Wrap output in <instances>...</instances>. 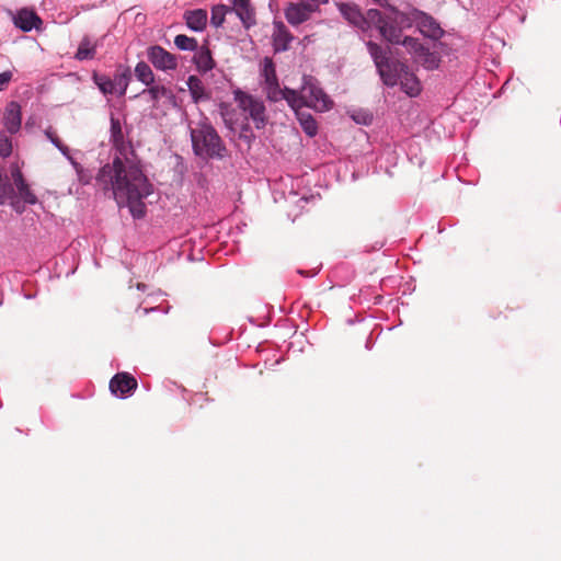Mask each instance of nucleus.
I'll list each match as a JSON object with an SVG mask.
<instances>
[{"instance_id":"1","label":"nucleus","mask_w":561,"mask_h":561,"mask_svg":"<svg viewBox=\"0 0 561 561\" xmlns=\"http://www.w3.org/2000/svg\"><path fill=\"white\" fill-rule=\"evenodd\" d=\"M125 163L115 158L99 172L96 181L104 190H112L119 206H127L134 218L140 217V191L138 175L140 170L126 154Z\"/></svg>"},{"instance_id":"2","label":"nucleus","mask_w":561,"mask_h":561,"mask_svg":"<svg viewBox=\"0 0 561 561\" xmlns=\"http://www.w3.org/2000/svg\"><path fill=\"white\" fill-rule=\"evenodd\" d=\"M342 16L353 26L366 32L373 26L389 43L397 44L401 39V30L410 26L409 18L394 8H390L386 14L377 9H369L364 15L355 3H337Z\"/></svg>"},{"instance_id":"3","label":"nucleus","mask_w":561,"mask_h":561,"mask_svg":"<svg viewBox=\"0 0 561 561\" xmlns=\"http://www.w3.org/2000/svg\"><path fill=\"white\" fill-rule=\"evenodd\" d=\"M366 46L386 85L394 87L400 84L401 90L412 98L420 94L421 82L416 76L409 70L408 66L399 61L390 60L387 50L371 41L367 42Z\"/></svg>"},{"instance_id":"4","label":"nucleus","mask_w":561,"mask_h":561,"mask_svg":"<svg viewBox=\"0 0 561 561\" xmlns=\"http://www.w3.org/2000/svg\"><path fill=\"white\" fill-rule=\"evenodd\" d=\"M190 134L193 151L204 159H221L226 154V147L216 131L207 122L202 119L196 126L190 124Z\"/></svg>"},{"instance_id":"5","label":"nucleus","mask_w":561,"mask_h":561,"mask_svg":"<svg viewBox=\"0 0 561 561\" xmlns=\"http://www.w3.org/2000/svg\"><path fill=\"white\" fill-rule=\"evenodd\" d=\"M261 87L266 98L272 102L285 100L287 104L297 102V90L280 88L275 65L270 57H265L260 70Z\"/></svg>"},{"instance_id":"6","label":"nucleus","mask_w":561,"mask_h":561,"mask_svg":"<svg viewBox=\"0 0 561 561\" xmlns=\"http://www.w3.org/2000/svg\"><path fill=\"white\" fill-rule=\"evenodd\" d=\"M297 102L288 104L291 108L310 107L318 112L328 111L332 102L319 87L318 81L311 76H304L302 84L297 91Z\"/></svg>"},{"instance_id":"7","label":"nucleus","mask_w":561,"mask_h":561,"mask_svg":"<svg viewBox=\"0 0 561 561\" xmlns=\"http://www.w3.org/2000/svg\"><path fill=\"white\" fill-rule=\"evenodd\" d=\"M154 75L151 68L142 62V84L148 89L142 90V96L147 95V101L152 103L157 110L168 107L174 99L172 91L164 85L153 84Z\"/></svg>"},{"instance_id":"8","label":"nucleus","mask_w":561,"mask_h":561,"mask_svg":"<svg viewBox=\"0 0 561 561\" xmlns=\"http://www.w3.org/2000/svg\"><path fill=\"white\" fill-rule=\"evenodd\" d=\"M234 100L240 110L252 119L257 129H263L267 123L264 102L242 91L234 92Z\"/></svg>"},{"instance_id":"9","label":"nucleus","mask_w":561,"mask_h":561,"mask_svg":"<svg viewBox=\"0 0 561 561\" xmlns=\"http://www.w3.org/2000/svg\"><path fill=\"white\" fill-rule=\"evenodd\" d=\"M398 44H402L409 53H411L416 62L421 64L426 69H435L439 65L438 56L423 46L419 39L403 36Z\"/></svg>"},{"instance_id":"10","label":"nucleus","mask_w":561,"mask_h":561,"mask_svg":"<svg viewBox=\"0 0 561 561\" xmlns=\"http://www.w3.org/2000/svg\"><path fill=\"white\" fill-rule=\"evenodd\" d=\"M93 80L105 95H123L128 85V76L126 72H117L114 78L95 73Z\"/></svg>"},{"instance_id":"11","label":"nucleus","mask_w":561,"mask_h":561,"mask_svg":"<svg viewBox=\"0 0 561 561\" xmlns=\"http://www.w3.org/2000/svg\"><path fill=\"white\" fill-rule=\"evenodd\" d=\"M148 60L161 71H172L178 68V58L161 46H151L147 50Z\"/></svg>"},{"instance_id":"12","label":"nucleus","mask_w":561,"mask_h":561,"mask_svg":"<svg viewBox=\"0 0 561 561\" xmlns=\"http://www.w3.org/2000/svg\"><path fill=\"white\" fill-rule=\"evenodd\" d=\"M137 380L126 374H116L110 381V390L117 398H127L137 389Z\"/></svg>"},{"instance_id":"13","label":"nucleus","mask_w":561,"mask_h":561,"mask_svg":"<svg viewBox=\"0 0 561 561\" xmlns=\"http://www.w3.org/2000/svg\"><path fill=\"white\" fill-rule=\"evenodd\" d=\"M414 21L420 32L432 39H439L444 35V31L439 23L430 14L423 11L414 12Z\"/></svg>"},{"instance_id":"14","label":"nucleus","mask_w":561,"mask_h":561,"mask_svg":"<svg viewBox=\"0 0 561 561\" xmlns=\"http://www.w3.org/2000/svg\"><path fill=\"white\" fill-rule=\"evenodd\" d=\"M316 9V5L308 2L289 3L285 9V18L290 25L297 26L308 21Z\"/></svg>"},{"instance_id":"15","label":"nucleus","mask_w":561,"mask_h":561,"mask_svg":"<svg viewBox=\"0 0 561 561\" xmlns=\"http://www.w3.org/2000/svg\"><path fill=\"white\" fill-rule=\"evenodd\" d=\"M230 12H234L241 21L244 28L256 24L255 9L251 3V0H231Z\"/></svg>"},{"instance_id":"16","label":"nucleus","mask_w":561,"mask_h":561,"mask_svg":"<svg viewBox=\"0 0 561 561\" xmlns=\"http://www.w3.org/2000/svg\"><path fill=\"white\" fill-rule=\"evenodd\" d=\"M294 36L282 21L273 22L272 45L275 53L289 49Z\"/></svg>"},{"instance_id":"17","label":"nucleus","mask_w":561,"mask_h":561,"mask_svg":"<svg viewBox=\"0 0 561 561\" xmlns=\"http://www.w3.org/2000/svg\"><path fill=\"white\" fill-rule=\"evenodd\" d=\"M14 25L23 32L39 30L43 21L34 10L23 8L13 16Z\"/></svg>"},{"instance_id":"18","label":"nucleus","mask_w":561,"mask_h":561,"mask_svg":"<svg viewBox=\"0 0 561 561\" xmlns=\"http://www.w3.org/2000/svg\"><path fill=\"white\" fill-rule=\"evenodd\" d=\"M22 113L21 106L16 102H10L3 114V125L7 133L13 135L21 128Z\"/></svg>"},{"instance_id":"19","label":"nucleus","mask_w":561,"mask_h":561,"mask_svg":"<svg viewBox=\"0 0 561 561\" xmlns=\"http://www.w3.org/2000/svg\"><path fill=\"white\" fill-rule=\"evenodd\" d=\"M183 19L191 31L203 32L207 26L208 14L204 9L186 10Z\"/></svg>"},{"instance_id":"20","label":"nucleus","mask_w":561,"mask_h":561,"mask_svg":"<svg viewBox=\"0 0 561 561\" xmlns=\"http://www.w3.org/2000/svg\"><path fill=\"white\" fill-rule=\"evenodd\" d=\"M193 62L196 66V69L201 73H206L214 69L215 61L211 57V53L207 46H198L196 50H194Z\"/></svg>"},{"instance_id":"21","label":"nucleus","mask_w":561,"mask_h":561,"mask_svg":"<svg viewBox=\"0 0 561 561\" xmlns=\"http://www.w3.org/2000/svg\"><path fill=\"white\" fill-rule=\"evenodd\" d=\"M293 110L305 134L309 137L316 136L318 133V124L314 117L309 112L305 111L304 107Z\"/></svg>"},{"instance_id":"22","label":"nucleus","mask_w":561,"mask_h":561,"mask_svg":"<svg viewBox=\"0 0 561 561\" xmlns=\"http://www.w3.org/2000/svg\"><path fill=\"white\" fill-rule=\"evenodd\" d=\"M12 178H13L14 184L16 186V190H18L20 196L23 198V201L31 205L36 204L37 198L32 193V191L28 188V185L26 184L25 180L23 179L21 171L14 170L12 172Z\"/></svg>"},{"instance_id":"23","label":"nucleus","mask_w":561,"mask_h":561,"mask_svg":"<svg viewBox=\"0 0 561 561\" xmlns=\"http://www.w3.org/2000/svg\"><path fill=\"white\" fill-rule=\"evenodd\" d=\"M191 96L195 103L207 99L203 81L196 76H190L186 81Z\"/></svg>"},{"instance_id":"24","label":"nucleus","mask_w":561,"mask_h":561,"mask_svg":"<svg viewBox=\"0 0 561 561\" xmlns=\"http://www.w3.org/2000/svg\"><path fill=\"white\" fill-rule=\"evenodd\" d=\"M230 13V7L226 4H217L211 8L210 23L215 27H220L226 15Z\"/></svg>"},{"instance_id":"25","label":"nucleus","mask_w":561,"mask_h":561,"mask_svg":"<svg viewBox=\"0 0 561 561\" xmlns=\"http://www.w3.org/2000/svg\"><path fill=\"white\" fill-rule=\"evenodd\" d=\"M174 45L183 51H194L198 47V43L194 37L184 34H179L174 37Z\"/></svg>"},{"instance_id":"26","label":"nucleus","mask_w":561,"mask_h":561,"mask_svg":"<svg viewBox=\"0 0 561 561\" xmlns=\"http://www.w3.org/2000/svg\"><path fill=\"white\" fill-rule=\"evenodd\" d=\"M95 54V46L90 43L89 39L84 38L76 53V58L78 60H87L92 59Z\"/></svg>"},{"instance_id":"27","label":"nucleus","mask_w":561,"mask_h":561,"mask_svg":"<svg viewBox=\"0 0 561 561\" xmlns=\"http://www.w3.org/2000/svg\"><path fill=\"white\" fill-rule=\"evenodd\" d=\"M12 153V140L5 134V131H0V156L2 158H7Z\"/></svg>"},{"instance_id":"28","label":"nucleus","mask_w":561,"mask_h":561,"mask_svg":"<svg viewBox=\"0 0 561 561\" xmlns=\"http://www.w3.org/2000/svg\"><path fill=\"white\" fill-rule=\"evenodd\" d=\"M111 130H112L113 140L117 145L118 140L122 139V130H121V125H119L118 121H115L114 118H112Z\"/></svg>"},{"instance_id":"29","label":"nucleus","mask_w":561,"mask_h":561,"mask_svg":"<svg viewBox=\"0 0 561 561\" xmlns=\"http://www.w3.org/2000/svg\"><path fill=\"white\" fill-rule=\"evenodd\" d=\"M50 142L62 153L64 157H68L70 149L61 142L58 136L51 138Z\"/></svg>"},{"instance_id":"30","label":"nucleus","mask_w":561,"mask_h":561,"mask_svg":"<svg viewBox=\"0 0 561 561\" xmlns=\"http://www.w3.org/2000/svg\"><path fill=\"white\" fill-rule=\"evenodd\" d=\"M12 79L11 71H3L0 73V92L5 90Z\"/></svg>"},{"instance_id":"31","label":"nucleus","mask_w":561,"mask_h":561,"mask_svg":"<svg viewBox=\"0 0 561 561\" xmlns=\"http://www.w3.org/2000/svg\"><path fill=\"white\" fill-rule=\"evenodd\" d=\"M69 162L70 164L72 165L73 170L76 171V173H83L84 172V169L83 167L78 162L76 161L72 156L70 154V152L68 153V157H65Z\"/></svg>"},{"instance_id":"32","label":"nucleus","mask_w":561,"mask_h":561,"mask_svg":"<svg viewBox=\"0 0 561 561\" xmlns=\"http://www.w3.org/2000/svg\"><path fill=\"white\" fill-rule=\"evenodd\" d=\"M142 198L151 193V185L148 180L142 175Z\"/></svg>"},{"instance_id":"33","label":"nucleus","mask_w":561,"mask_h":561,"mask_svg":"<svg viewBox=\"0 0 561 561\" xmlns=\"http://www.w3.org/2000/svg\"><path fill=\"white\" fill-rule=\"evenodd\" d=\"M157 310H161L163 313H167L168 312V308H162L161 306H157V307H142V313H149V312H153V311H157Z\"/></svg>"},{"instance_id":"34","label":"nucleus","mask_w":561,"mask_h":561,"mask_svg":"<svg viewBox=\"0 0 561 561\" xmlns=\"http://www.w3.org/2000/svg\"><path fill=\"white\" fill-rule=\"evenodd\" d=\"M77 176L78 181L82 184H88L90 181V175H88L85 171L83 173H77Z\"/></svg>"},{"instance_id":"35","label":"nucleus","mask_w":561,"mask_h":561,"mask_svg":"<svg viewBox=\"0 0 561 561\" xmlns=\"http://www.w3.org/2000/svg\"><path fill=\"white\" fill-rule=\"evenodd\" d=\"M45 136L47 137V139L50 141L51 138H54L56 135V133L54 130H51L50 128L46 129L45 130Z\"/></svg>"},{"instance_id":"36","label":"nucleus","mask_w":561,"mask_h":561,"mask_svg":"<svg viewBox=\"0 0 561 561\" xmlns=\"http://www.w3.org/2000/svg\"><path fill=\"white\" fill-rule=\"evenodd\" d=\"M135 75L140 78V62L135 66Z\"/></svg>"},{"instance_id":"37","label":"nucleus","mask_w":561,"mask_h":561,"mask_svg":"<svg viewBox=\"0 0 561 561\" xmlns=\"http://www.w3.org/2000/svg\"><path fill=\"white\" fill-rule=\"evenodd\" d=\"M12 205L15 208L16 211H22V209L20 208L18 203H12Z\"/></svg>"},{"instance_id":"38","label":"nucleus","mask_w":561,"mask_h":561,"mask_svg":"<svg viewBox=\"0 0 561 561\" xmlns=\"http://www.w3.org/2000/svg\"><path fill=\"white\" fill-rule=\"evenodd\" d=\"M377 4L383 5L387 0H374Z\"/></svg>"},{"instance_id":"39","label":"nucleus","mask_w":561,"mask_h":561,"mask_svg":"<svg viewBox=\"0 0 561 561\" xmlns=\"http://www.w3.org/2000/svg\"><path fill=\"white\" fill-rule=\"evenodd\" d=\"M136 288H137V289H140V283H137V284H136Z\"/></svg>"},{"instance_id":"40","label":"nucleus","mask_w":561,"mask_h":561,"mask_svg":"<svg viewBox=\"0 0 561 561\" xmlns=\"http://www.w3.org/2000/svg\"><path fill=\"white\" fill-rule=\"evenodd\" d=\"M300 201L308 202L307 197H302Z\"/></svg>"}]
</instances>
